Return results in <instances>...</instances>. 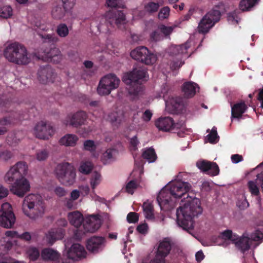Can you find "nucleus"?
I'll list each match as a JSON object with an SVG mask.
<instances>
[{
	"label": "nucleus",
	"instance_id": "1",
	"mask_svg": "<svg viewBox=\"0 0 263 263\" xmlns=\"http://www.w3.org/2000/svg\"><path fill=\"white\" fill-rule=\"evenodd\" d=\"M162 189L159 193L157 201L164 211H171L176 206L177 200L181 199L184 202L183 206L177 209V223L183 230L190 233L194 229L195 217L202 212L200 200L196 197L190 196L188 192L191 185L186 182H176L170 185V189Z\"/></svg>",
	"mask_w": 263,
	"mask_h": 263
},
{
	"label": "nucleus",
	"instance_id": "2",
	"mask_svg": "<svg viewBox=\"0 0 263 263\" xmlns=\"http://www.w3.org/2000/svg\"><path fill=\"white\" fill-rule=\"evenodd\" d=\"M27 170V163L19 161L11 167L4 177L6 182L11 183L15 181L10 190L12 193L20 197H23L30 190L29 182L25 178Z\"/></svg>",
	"mask_w": 263,
	"mask_h": 263
},
{
	"label": "nucleus",
	"instance_id": "3",
	"mask_svg": "<svg viewBox=\"0 0 263 263\" xmlns=\"http://www.w3.org/2000/svg\"><path fill=\"white\" fill-rule=\"evenodd\" d=\"M45 209V203L41 196L30 194L26 196L23 202L22 210L25 215L31 219L41 216Z\"/></svg>",
	"mask_w": 263,
	"mask_h": 263
},
{
	"label": "nucleus",
	"instance_id": "4",
	"mask_svg": "<svg viewBox=\"0 0 263 263\" xmlns=\"http://www.w3.org/2000/svg\"><path fill=\"white\" fill-rule=\"evenodd\" d=\"M147 71L143 68H136L125 73L122 78L123 81L128 86L129 94L137 96L142 90V82L146 81Z\"/></svg>",
	"mask_w": 263,
	"mask_h": 263
},
{
	"label": "nucleus",
	"instance_id": "5",
	"mask_svg": "<svg viewBox=\"0 0 263 263\" xmlns=\"http://www.w3.org/2000/svg\"><path fill=\"white\" fill-rule=\"evenodd\" d=\"M4 55L9 61L18 65H26L30 61L26 47L17 42L9 44L5 49Z\"/></svg>",
	"mask_w": 263,
	"mask_h": 263
},
{
	"label": "nucleus",
	"instance_id": "6",
	"mask_svg": "<svg viewBox=\"0 0 263 263\" xmlns=\"http://www.w3.org/2000/svg\"><path fill=\"white\" fill-rule=\"evenodd\" d=\"M55 173L59 181L65 185H72L75 182L76 171L69 163L58 164Z\"/></svg>",
	"mask_w": 263,
	"mask_h": 263
},
{
	"label": "nucleus",
	"instance_id": "7",
	"mask_svg": "<svg viewBox=\"0 0 263 263\" xmlns=\"http://www.w3.org/2000/svg\"><path fill=\"white\" fill-rule=\"evenodd\" d=\"M120 83V79L115 74H107L100 80L97 92L101 96L108 95L112 90L118 87Z\"/></svg>",
	"mask_w": 263,
	"mask_h": 263
},
{
	"label": "nucleus",
	"instance_id": "8",
	"mask_svg": "<svg viewBox=\"0 0 263 263\" xmlns=\"http://www.w3.org/2000/svg\"><path fill=\"white\" fill-rule=\"evenodd\" d=\"M221 16L220 12L217 9H213L208 12L200 21L198 30L200 33L205 34L209 32L214 24L218 22Z\"/></svg>",
	"mask_w": 263,
	"mask_h": 263
},
{
	"label": "nucleus",
	"instance_id": "9",
	"mask_svg": "<svg viewBox=\"0 0 263 263\" xmlns=\"http://www.w3.org/2000/svg\"><path fill=\"white\" fill-rule=\"evenodd\" d=\"M131 57L146 65H153L157 59V56L151 53L144 46H139L130 52Z\"/></svg>",
	"mask_w": 263,
	"mask_h": 263
},
{
	"label": "nucleus",
	"instance_id": "10",
	"mask_svg": "<svg viewBox=\"0 0 263 263\" xmlns=\"http://www.w3.org/2000/svg\"><path fill=\"white\" fill-rule=\"evenodd\" d=\"M16 218L10 203H3L0 209V226L11 228L15 222Z\"/></svg>",
	"mask_w": 263,
	"mask_h": 263
},
{
	"label": "nucleus",
	"instance_id": "11",
	"mask_svg": "<svg viewBox=\"0 0 263 263\" xmlns=\"http://www.w3.org/2000/svg\"><path fill=\"white\" fill-rule=\"evenodd\" d=\"M172 242L169 238H165L159 243L155 259L151 263H165V257L172 249Z\"/></svg>",
	"mask_w": 263,
	"mask_h": 263
},
{
	"label": "nucleus",
	"instance_id": "12",
	"mask_svg": "<svg viewBox=\"0 0 263 263\" xmlns=\"http://www.w3.org/2000/svg\"><path fill=\"white\" fill-rule=\"evenodd\" d=\"M101 224V220L99 216L89 215L84 219L79 235H83L87 232L93 233L99 229Z\"/></svg>",
	"mask_w": 263,
	"mask_h": 263
},
{
	"label": "nucleus",
	"instance_id": "13",
	"mask_svg": "<svg viewBox=\"0 0 263 263\" xmlns=\"http://www.w3.org/2000/svg\"><path fill=\"white\" fill-rule=\"evenodd\" d=\"M189 47L187 44H185L176 45L172 48V53L178 56L171 62L170 68L172 70L179 69L184 64L181 55L187 53Z\"/></svg>",
	"mask_w": 263,
	"mask_h": 263
},
{
	"label": "nucleus",
	"instance_id": "14",
	"mask_svg": "<svg viewBox=\"0 0 263 263\" xmlns=\"http://www.w3.org/2000/svg\"><path fill=\"white\" fill-rule=\"evenodd\" d=\"M53 127L46 122L41 121L34 127L36 137L41 139H48L54 134Z\"/></svg>",
	"mask_w": 263,
	"mask_h": 263
},
{
	"label": "nucleus",
	"instance_id": "15",
	"mask_svg": "<svg viewBox=\"0 0 263 263\" xmlns=\"http://www.w3.org/2000/svg\"><path fill=\"white\" fill-rule=\"evenodd\" d=\"M107 23L111 26H117L119 28L121 25L125 23V15L121 10L114 9L109 11L106 14Z\"/></svg>",
	"mask_w": 263,
	"mask_h": 263
},
{
	"label": "nucleus",
	"instance_id": "16",
	"mask_svg": "<svg viewBox=\"0 0 263 263\" xmlns=\"http://www.w3.org/2000/svg\"><path fill=\"white\" fill-rule=\"evenodd\" d=\"M106 239L104 237L93 236L88 239L86 243L87 249L93 253L102 251L105 246Z\"/></svg>",
	"mask_w": 263,
	"mask_h": 263
},
{
	"label": "nucleus",
	"instance_id": "17",
	"mask_svg": "<svg viewBox=\"0 0 263 263\" xmlns=\"http://www.w3.org/2000/svg\"><path fill=\"white\" fill-rule=\"evenodd\" d=\"M37 75L39 81L44 84L53 83L56 76L55 73L49 65L41 67L38 71Z\"/></svg>",
	"mask_w": 263,
	"mask_h": 263
},
{
	"label": "nucleus",
	"instance_id": "18",
	"mask_svg": "<svg viewBox=\"0 0 263 263\" xmlns=\"http://www.w3.org/2000/svg\"><path fill=\"white\" fill-rule=\"evenodd\" d=\"M156 126L159 129L164 132H168L171 130L178 129L180 125L179 123H175L173 119L169 117H161L155 122Z\"/></svg>",
	"mask_w": 263,
	"mask_h": 263
},
{
	"label": "nucleus",
	"instance_id": "19",
	"mask_svg": "<svg viewBox=\"0 0 263 263\" xmlns=\"http://www.w3.org/2000/svg\"><path fill=\"white\" fill-rule=\"evenodd\" d=\"M197 166L203 172L207 173L211 176H217L219 173V168L215 162L203 160L197 163Z\"/></svg>",
	"mask_w": 263,
	"mask_h": 263
},
{
	"label": "nucleus",
	"instance_id": "20",
	"mask_svg": "<svg viewBox=\"0 0 263 263\" xmlns=\"http://www.w3.org/2000/svg\"><path fill=\"white\" fill-rule=\"evenodd\" d=\"M67 118L66 124H68L73 127H78L85 124L87 116L85 111H79L71 116L69 115Z\"/></svg>",
	"mask_w": 263,
	"mask_h": 263
},
{
	"label": "nucleus",
	"instance_id": "21",
	"mask_svg": "<svg viewBox=\"0 0 263 263\" xmlns=\"http://www.w3.org/2000/svg\"><path fill=\"white\" fill-rule=\"evenodd\" d=\"M86 252L84 248L79 243L71 246L67 252V257L73 260H78L82 257H85Z\"/></svg>",
	"mask_w": 263,
	"mask_h": 263
},
{
	"label": "nucleus",
	"instance_id": "22",
	"mask_svg": "<svg viewBox=\"0 0 263 263\" xmlns=\"http://www.w3.org/2000/svg\"><path fill=\"white\" fill-rule=\"evenodd\" d=\"M68 218L70 224L78 229L75 234H79L80 230L82 228V224L84 221L83 215L80 212L76 211L69 213Z\"/></svg>",
	"mask_w": 263,
	"mask_h": 263
},
{
	"label": "nucleus",
	"instance_id": "23",
	"mask_svg": "<svg viewBox=\"0 0 263 263\" xmlns=\"http://www.w3.org/2000/svg\"><path fill=\"white\" fill-rule=\"evenodd\" d=\"M65 231L62 228L52 229L46 234L48 243L52 245L57 240L62 239L64 236Z\"/></svg>",
	"mask_w": 263,
	"mask_h": 263
},
{
	"label": "nucleus",
	"instance_id": "24",
	"mask_svg": "<svg viewBox=\"0 0 263 263\" xmlns=\"http://www.w3.org/2000/svg\"><path fill=\"white\" fill-rule=\"evenodd\" d=\"M248 109L247 105L244 101L236 103L231 105V120L233 118L239 119L242 118V115Z\"/></svg>",
	"mask_w": 263,
	"mask_h": 263
},
{
	"label": "nucleus",
	"instance_id": "25",
	"mask_svg": "<svg viewBox=\"0 0 263 263\" xmlns=\"http://www.w3.org/2000/svg\"><path fill=\"white\" fill-rule=\"evenodd\" d=\"M233 243L242 253L249 250L250 248V239L249 237L245 236V234L241 237L237 235V239L234 241Z\"/></svg>",
	"mask_w": 263,
	"mask_h": 263
},
{
	"label": "nucleus",
	"instance_id": "26",
	"mask_svg": "<svg viewBox=\"0 0 263 263\" xmlns=\"http://www.w3.org/2000/svg\"><path fill=\"white\" fill-rule=\"evenodd\" d=\"M78 140L79 138L77 135L71 134H67L60 138L59 143L61 145L74 147L76 145Z\"/></svg>",
	"mask_w": 263,
	"mask_h": 263
},
{
	"label": "nucleus",
	"instance_id": "27",
	"mask_svg": "<svg viewBox=\"0 0 263 263\" xmlns=\"http://www.w3.org/2000/svg\"><path fill=\"white\" fill-rule=\"evenodd\" d=\"M22 119L19 118L15 120L11 116L5 117L0 119V135H4L8 130V127L12 124L17 123V121H21Z\"/></svg>",
	"mask_w": 263,
	"mask_h": 263
},
{
	"label": "nucleus",
	"instance_id": "28",
	"mask_svg": "<svg viewBox=\"0 0 263 263\" xmlns=\"http://www.w3.org/2000/svg\"><path fill=\"white\" fill-rule=\"evenodd\" d=\"M198 85L193 82H187L183 84L182 91L186 98H192L196 94V88Z\"/></svg>",
	"mask_w": 263,
	"mask_h": 263
},
{
	"label": "nucleus",
	"instance_id": "29",
	"mask_svg": "<svg viewBox=\"0 0 263 263\" xmlns=\"http://www.w3.org/2000/svg\"><path fill=\"white\" fill-rule=\"evenodd\" d=\"M237 238V235L233 234L232 231L230 230H227L220 233L218 236H213L212 240L215 243H217L218 239H223L224 240H229L232 241L233 242L236 240Z\"/></svg>",
	"mask_w": 263,
	"mask_h": 263
},
{
	"label": "nucleus",
	"instance_id": "30",
	"mask_svg": "<svg viewBox=\"0 0 263 263\" xmlns=\"http://www.w3.org/2000/svg\"><path fill=\"white\" fill-rule=\"evenodd\" d=\"M42 257L43 259L46 260H55L60 257L59 253L50 248H46L43 250Z\"/></svg>",
	"mask_w": 263,
	"mask_h": 263
},
{
	"label": "nucleus",
	"instance_id": "31",
	"mask_svg": "<svg viewBox=\"0 0 263 263\" xmlns=\"http://www.w3.org/2000/svg\"><path fill=\"white\" fill-rule=\"evenodd\" d=\"M172 107L178 112H182L185 110L186 104L181 97H176L172 101Z\"/></svg>",
	"mask_w": 263,
	"mask_h": 263
},
{
	"label": "nucleus",
	"instance_id": "32",
	"mask_svg": "<svg viewBox=\"0 0 263 263\" xmlns=\"http://www.w3.org/2000/svg\"><path fill=\"white\" fill-rule=\"evenodd\" d=\"M124 119V114L122 112H112L109 114L108 119L115 125H119Z\"/></svg>",
	"mask_w": 263,
	"mask_h": 263
},
{
	"label": "nucleus",
	"instance_id": "33",
	"mask_svg": "<svg viewBox=\"0 0 263 263\" xmlns=\"http://www.w3.org/2000/svg\"><path fill=\"white\" fill-rule=\"evenodd\" d=\"M142 208L146 218L151 220L154 219V214L153 204L149 202H144Z\"/></svg>",
	"mask_w": 263,
	"mask_h": 263
},
{
	"label": "nucleus",
	"instance_id": "34",
	"mask_svg": "<svg viewBox=\"0 0 263 263\" xmlns=\"http://www.w3.org/2000/svg\"><path fill=\"white\" fill-rule=\"evenodd\" d=\"M143 158L147 160L149 162L155 161L157 157L155 151L153 148H148L145 150L142 155Z\"/></svg>",
	"mask_w": 263,
	"mask_h": 263
},
{
	"label": "nucleus",
	"instance_id": "35",
	"mask_svg": "<svg viewBox=\"0 0 263 263\" xmlns=\"http://www.w3.org/2000/svg\"><path fill=\"white\" fill-rule=\"evenodd\" d=\"M69 9H65L63 6H57L54 7L52 10V15L54 19L60 20L64 17L65 13Z\"/></svg>",
	"mask_w": 263,
	"mask_h": 263
},
{
	"label": "nucleus",
	"instance_id": "36",
	"mask_svg": "<svg viewBox=\"0 0 263 263\" xmlns=\"http://www.w3.org/2000/svg\"><path fill=\"white\" fill-rule=\"evenodd\" d=\"M259 0H241L239 8L242 11H249Z\"/></svg>",
	"mask_w": 263,
	"mask_h": 263
},
{
	"label": "nucleus",
	"instance_id": "37",
	"mask_svg": "<svg viewBox=\"0 0 263 263\" xmlns=\"http://www.w3.org/2000/svg\"><path fill=\"white\" fill-rule=\"evenodd\" d=\"M160 6L159 3L149 2L145 4L144 10L149 14H153L158 11Z\"/></svg>",
	"mask_w": 263,
	"mask_h": 263
},
{
	"label": "nucleus",
	"instance_id": "38",
	"mask_svg": "<svg viewBox=\"0 0 263 263\" xmlns=\"http://www.w3.org/2000/svg\"><path fill=\"white\" fill-rule=\"evenodd\" d=\"M13 10L10 6H4L0 8V17L8 18L12 16Z\"/></svg>",
	"mask_w": 263,
	"mask_h": 263
},
{
	"label": "nucleus",
	"instance_id": "39",
	"mask_svg": "<svg viewBox=\"0 0 263 263\" xmlns=\"http://www.w3.org/2000/svg\"><path fill=\"white\" fill-rule=\"evenodd\" d=\"M93 165L90 161L82 162L79 167V171L84 174H88L91 172Z\"/></svg>",
	"mask_w": 263,
	"mask_h": 263
},
{
	"label": "nucleus",
	"instance_id": "40",
	"mask_svg": "<svg viewBox=\"0 0 263 263\" xmlns=\"http://www.w3.org/2000/svg\"><path fill=\"white\" fill-rule=\"evenodd\" d=\"M56 31L57 34L61 37L67 36L69 33L67 26L64 23H61L58 25Z\"/></svg>",
	"mask_w": 263,
	"mask_h": 263
},
{
	"label": "nucleus",
	"instance_id": "41",
	"mask_svg": "<svg viewBox=\"0 0 263 263\" xmlns=\"http://www.w3.org/2000/svg\"><path fill=\"white\" fill-rule=\"evenodd\" d=\"M42 38L44 39V42L52 45L55 44L59 41V37L54 34H45L42 35Z\"/></svg>",
	"mask_w": 263,
	"mask_h": 263
},
{
	"label": "nucleus",
	"instance_id": "42",
	"mask_svg": "<svg viewBox=\"0 0 263 263\" xmlns=\"http://www.w3.org/2000/svg\"><path fill=\"white\" fill-rule=\"evenodd\" d=\"M247 185L249 191L252 195L258 196L259 195V186L254 181H249Z\"/></svg>",
	"mask_w": 263,
	"mask_h": 263
},
{
	"label": "nucleus",
	"instance_id": "43",
	"mask_svg": "<svg viewBox=\"0 0 263 263\" xmlns=\"http://www.w3.org/2000/svg\"><path fill=\"white\" fill-rule=\"evenodd\" d=\"M206 137L209 142L212 144L216 143L219 141V137L217 135L216 128L215 127L211 129Z\"/></svg>",
	"mask_w": 263,
	"mask_h": 263
},
{
	"label": "nucleus",
	"instance_id": "44",
	"mask_svg": "<svg viewBox=\"0 0 263 263\" xmlns=\"http://www.w3.org/2000/svg\"><path fill=\"white\" fill-rule=\"evenodd\" d=\"M101 182V175L97 172H95L91 175L90 179V185L92 189H95Z\"/></svg>",
	"mask_w": 263,
	"mask_h": 263
},
{
	"label": "nucleus",
	"instance_id": "45",
	"mask_svg": "<svg viewBox=\"0 0 263 263\" xmlns=\"http://www.w3.org/2000/svg\"><path fill=\"white\" fill-rule=\"evenodd\" d=\"M150 40L153 42H158L163 39V35L161 33L159 28L152 32L149 35Z\"/></svg>",
	"mask_w": 263,
	"mask_h": 263
},
{
	"label": "nucleus",
	"instance_id": "46",
	"mask_svg": "<svg viewBox=\"0 0 263 263\" xmlns=\"http://www.w3.org/2000/svg\"><path fill=\"white\" fill-rule=\"evenodd\" d=\"M60 51L57 48L51 50L49 52H47V57L50 59L51 61H57V62H60L61 56L59 55Z\"/></svg>",
	"mask_w": 263,
	"mask_h": 263
},
{
	"label": "nucleus",
	"instance_id": "47",
	"mask_svg": "<svg viewBox=\"0 0 263 263\" xmlns=\"http://www.w3.org/2000/svg\"><path fill=\"white\" fill-rule=\"evenodd\" d=\"M36 159L39 161L46 160L49 156V152L46 149H42L36 152Z\"/></svg>",
	"mask_w": 263,
	"mask_h": 263
},
{
	"label": "nucleus",
	"instance_id": "48",
	"mask_svg": "<svg viewBox=\"0 0 263 263\" xmlns=\"http://www.w3.org/2000/svg\"><path fill=\"white\" fill-rule=\"evenodd\" d=\"M106 3L108 7L112 8H123V0H107Z\"/></svg>",
	"mask_w": 263,
	"mask_h": 263
},
{
	"label": "nucleus",
	"instance_id": "49",
	"mask_svg": "<svg viewBox=\"0 0 263 263\" xmlns=\"http://www.w3.org/2000/svg\"><path fill=\"white\" fill-rule=\"evenodd\" d=\"M27 254L31 260H36L40 255L39 250L35 248H30L27 251Z\"/></svg>",
	"mask_w": 263,
	"mask_h": 263
},
{
	"label": "nucleus",
	"instance_id": "50",
	"mask_svg": "<svg viewBox=\"0 0 263 263\" xmlns=\"http://www.w3.org/2000/svg\"><path fill=\"white\" fill-rule=\"evenodd\" d=\"M158 28L161 31L163 36H169L173 32L174 28L172 26H166L164 25H161L158 26Z\"/></svg>",
	"mask_w": 263,
	"mask_h": 263
},
{
	"label": "nucleus",
	"instance_id": "51",
	"mask_svg": "<svg viewBox=\"0 0 263 263\" xmlns=\"http://www.w3.org/2000/svg\"><path fill=\"white\" fill-rule=\"evenodd\" d=\"M13 156L12 152L9 150H0V159L7 161Z\"/></svg>",
	"mask_w": 263,
	"mask_h": 263
},
{
	"label": "nucleus",
	"instance_id": "52",
	"mask_svg": "<svg viewBox=\"0 0 263 263\" xmlns=\"http://www.w3.org/2000/svg\"><path fill=\"white\" fill-rule=\"evenodd\" d=\"M170 9L168 7H164L161 9L158 14L160 20H163L167 18L170 15Z\"/></svg>",
	"mask_w": 263,
	"mask_h": 263
},
{
	"label": "nucleus",
	"instance_id": "53",
	"mask_svg": "<svg viewBox=\"0 0 263 263\" xmlns=\"http://www.w3.org/2000/svg\"><path fill=\"white\" fill-rule=\"evenodd\" d=\"M84 148L85 150L93 152L96 149V146L93 140H87L84 142Z\"/></svg>",
	"mask_w": 263,
	"mask_h": 263
},
{
	"label": "nucleus",
	"instance_id": "54",
	"mask_svg": "<svg viewBox=\"0 0 263 263\" xmlns=\"http://www.w3.org/2000/svg\"><path fill=\"white\" fill-rule=\"evenodd\" d=\"M137 187V184L135 180L130 181L126 186V191L127 193L133 194L134 190Z\"/></svg>",
	"mask_w": 263,
	"mask_h": 263
},
{
	"label": "nucleus",
	"instance_id": "55",
	"mask_svg": "<svg viewBox=\"0 0 263 263\" xmlns=\"http://www.w3.org/2000/svg\"><path fill=\"white\" fill-rule=\"evenodd\" d=\"M238 11L234 10L233 12H230L228 14V20L229 22L238 23Z\"/></svg>",
	"mask_w": 263,
	"mask_h": 263
},
{
	"label": "nucleus",
	"instance_id": "56",
	"mask_svg": "<svg viewBox=\"0 0 263 263\" xmlns=\"http://www.w3.org/2000/svg\"><path fill=\"white\" fill-rule=\"evenodd\" d=\"M117 153V151L115 148L107 149L103 154V157L107 160H110L114 158L115 154Z\"/></svg>",
	"mask_w": 263,
	"mask_h": 263
},
{
	"label": "nucleus",
	"instance_id": "57",
	"mask_svg": "<svg viewBox=\"0 0 263 263\" xmlns=\"http://www.w3.org/2000/svg\"><path fill=\"white\" fill-rule=\"evenodd\" d=\"M138 219V214L135 212H130L127 215V220L129 223H136Z\"/></svg>",
	"mask_w": 263,
	"mask_h": 263
},
{
	"label": "nucleus",
	"instance_id": "58",
	"mask_svg": "<svg viewBox=\"0 0 263 263\" xmlns=\"http://www.w3.org/2000/svg\"><path fill=\"white\" fill-rule=\"evenodd\" d=\"M65 9H71L75 5L76 0H61Z\"/></svg>",
	"mask_w": 263,
	"mask_h": 263
},
{
	"label": "nucleus",
	"instance_id": "59",
	"mask_svg": "<svg viewBox=\"0 0 263 263\" xmlns=\"http://www.w3.org/2000/svg\"><path fill=\"white\" fill-rule=\"evenodd\" d=\"M153 116V113L149 109H146L143 113L142 118L145 122H148L151 120Z\"/></svg>",
	"mask_w": 263,
	"mask_h": 263
},
{
	"label": "nucleus",
	"instance_id": "60",
	"mask_svg": "<svg viewBox=\"0 0 263 263\" xmlns=\"http://www.w3.org/2000/svg\"><path fill=\"white\" fill-rule=\"evenodd\" d=\"M55 194L59 197H63L66 194L65 190L61 186L56 187L54 189Z\"/></svg>",
	"mask_w": 263,
	"mask_h": 263
},
{
	"label": "nucleus",
	"instance_id": "61",
	"mask_svg": "<svg viewBox=\"0 0 263 263\" xmlns=\"http://www.w3.org/2000/svg\"><path fill=\"white\" fill-rule=\"evenodd\" d=\"M258 186L263 190V174L260 173L256 176V179L254 181Z\"/></svg>",
	"mask_w": 263,
	"mask_h": 263
},
{
	"label": "nucleus",
	"instance_id": "62",
	"mask_svg": "<svg viewBox=\"0 0 263 263\" xmlns=\"http://www.w3.org/2000/svg\"><path fill=\"white\" fill-rule=\"evenodd\" d=\"M147 228H148V227H147V224L143 223V224H139L137 227V230L139 233L144 234L147 232Z\"/></svg>",
	"mask_w": 263,
	"mask_h": 263
},
{
	"label": "nucleus",
	"instance_id": "63",
	"mask_svg": "<svg viewBox=\"0 0 263 263\" xmlns=\"http://www.w3.org/2000/svg\"><path fill=\"white\" fill-rule=\"evenodd\" d=\"M231 159L233 163H238L243 160L242 156L239 154L232 155Z\"/></svg>",
	"mask_w": 263,
	"mask_h": 263
},
{
	"label": "nucleus",
	"instance_id": "64",
	"mask_svg": "<svg viewBox=\"0 0 263 263\" xmlns=\"http://www.w3.org/2000/svg\"><path fill=\"white\" fill-rule=\"evenodd\" d=\"M139 141L137 139V136H134L130 141V145L133 147V150L136 151L137 149V145L139 144Z\"/></svg>",
	"mask_w": 263,
	"mask_h": 263
}]
</instances>
